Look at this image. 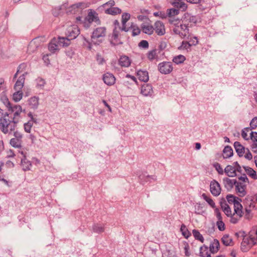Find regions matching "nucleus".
I'll return each instance as SVG.
<instances>
[{
	"label": "nucleus",
	"instance_id": "obj_19",
	"mask_svg": "<svg viewBox=\"0 0 257 257\" xmlns=\"http://www.w3.org/2000/svg\"><path fill=\"white\" fill-rule=\"evenodd\" d=\"M103 80L104 82L107 85H112L115 83V78L113 74L110 73H106L104 74Z\"/></svg>",
	"mask_w": 257,
	"mask_h": 257
},
{
	"label": "nucleus",
	"instance_id": "obj_57",
	"mask_svg": "<svg viewBox=\"0 0 257 257\" xmlns=\"http://www.w3.org/2000/svg\"><path fill=\"white\" fill-rule=\"evenodd\" d=\"M250 137L252 141L257 142V133L251 132L250 133Z\"/></svg>",
	"mask_w": 257,
	"mask_h": 257
},
{
	"label": "nucleus",
	"instance_id": "obj_4",
	"mask_svg": "<svg viewBox=\"0 0 257 257\" xmlns=\"http://www.w3.org/2000/svg\"><path fill=\"white\" fill-rule=\"evenodd\" d=\"M249 183V180L245 175L238 178V180L235 184V191L240 197H243L246 194V185Z\"/></svg>",
	"mask_w": 257,
	"mask_h": 257
},
{
	"label": "nucleus",
	"instance_id": "obj_31",
	"mask_svg": "<svg viewBox=\"0 0 257 257\" xmlns=\"http://www.w3.org/2000/svg\"><path fill=\"white\" fill-rule=\"evenodd\" d=\"M244 170L247 175L253 180H257L256 172L249 167H244Z\"/></svg>",
	"mask_w": 257,
	"mask_h": 257
},
{
	"label": "nucleus",
	"instance_id": "obj_54",
	"mask_svg": "<svg viewBox=\"0 0 257 257\" xmlns=\"http://www.w3.org/2000/svg\"><path fill=\"white\" fill-rule=\"evenodd\" d=\"M243 154H244V157L248 160H250L252 159V154H251V153L249 151V150L247 149H246L245 150V153H243Z\"/></svg>",
	"mask_w": 257,
	"mask_h": 257
},
{
	"label": "nucleus",
	"instance_id": "obj_56",
	"mask_svg": "<svg viewBox=\"0 0 257 257\" xmlns=\"http://www.w3.org/2000/svg\"><path fill=\"white\" fill-rule=\"evenodd\" d=\"M250 125L252 128H255L257 127V117H254L250 123Z\"/></svg>",
	"mask_w": 257,
	"mask_h": 257
},
{
	"label": "nucleus",
	"instance_id": "obj_30",
	"mask_svg": "<svg viewBox=\"0 0 257 257\" xmlns=\"http://www.w3.org/2000/svg\"><path fill=\"white\" fill-rule=\"evenodd\" d=\"M224 173L230 177H233L236 176L233 166H227L224 169Z\"/></svg>",
	"mask_w": 257,
	"mask_h": 257
},
{
	"label": "nucleus",
	"instance_id": "obj_20",
	"mask_svg": "<svg viewBox=\"0 0 257 257\" xmlns=\"http://www.w3.org/2000/svg\"><path fill=\"white\" fill-rule=\"evenodd\" d=\"M236 180L235 179H230L225 177L223 179V183L225 188L227 190H231L235 186Z\"/></svg>",
	"mask_w": 257,
	"mask_h": 257
},
{
	"label": "nucleus",
	"instance_id": "obj_34",
	"mask_svg": "<svg viewBox=\"0 0 257 257\" xmlns=\"http://www.w3.org/2000/svg\"><path fill=\"white\" fill-rule=\"evenodd\" d=\"M221 207L224 212V213L227 216H231L232 215V213L230 206L226 204V203H221Z\"/></svg>",
	"mask_w": 257,
	"mask_h": 257
},
{
	"label": "nucleus",
	"instance_id": "obj_15",
	"mask_svg": "<svg viewBox=\"0 0 257 257\" xmlns=\"http://www.w3.org/2000/svg\"><path fill=\"white\" fill-rule=\"evenodd\" d=\"M154 30L159 36H163L166 33L165 26L161 21H157L155 23Z\"/></svg>",
	"mask_w": 257,
	"mask_h": 257
},
{
	"label": "nucleus",
	"instance_id": "obj_48",
	"mask_svg": "<svg viewBox=\"0 0 257 257\" xmlns=\"http://www.w3.org/2000/svg\"><path fill=\"white\" fill-rule=\"evenodd\" d=\"M193 235L194 237V238L200 241L201 242H203L204 241V238L201 234L197 230L194 229L192 231Z\"/></svg>",
	"mask_w": 257,
	"mask_h": 257
},
{
	"label": "nucleus",
	"instance_id": "obj_9",
	"mask_svg": "<svg viewBox=\"0 0 257 257\" xmlns=\"http://www.w3.org/2000/svg\"><path fill=\"white\" fill-rule=\"evenodd\" d=\"M226 198L228 202L231 205H233L234 211L236 214L240 215L242 213V206L239 202L240 199L231 195H227Z\"/></svg>",
	"mask_w": 257,
	"mask_h": 257
},
{
	"label": "nucleus",
	"instance_id": "obj_25",
	"mask_svg": "<svg viewBox=\"0 0 257 257\" xmlns=\"http://www.w3.org/2000/svg\"><path fill=\"white\" fill-rule=\"evenodd\" d=\"M28 105L29 107L32 109L37 108L39 105V98L35 96L31 97L28 100Z\"/></svg>",
	"mask_w": 257,
	"mask_h": 257
},
{
	"label": "nucleus",
	"instance_id": "obj_22",
	"mask_svg": "<svg viewBox=\"0 0 257 257\" xmlns=\"http://www.w3.org/2000/svg\"><path fill=\"white\" fill-rule=\"evenodd\" d=\"M131 15L128 13H123L121 16L122 27L121 30L127 32L128 31V28L126 27V22L130 20Z\"/></svg>",
	"mask_w": 257,
	"mask_h": 257
},
{
	"label": "nucleus",
	"instance_id": "obj_13",
	"mask_svg": "<svg viewBox=\"0 0 257 257\" xmlns=\"http://www.w3.org/2000/svg\"><path fill=\"white\" fill-rule=\"evenodd\" d=\"M42 41L40 38H36L32 40L28 46L27 52L32 54L35 52L37 48L41 44Z\"/></svg>",
	"mask_w": 257,
	"mask_h": 257
},
{
	"label": "nucleus",
	"instance_id": "obj_29",
	"mask_svg": "<svg viewBox=\"0 0 257 257\" xmlns=\"http://www.w3.org/2000/svg\"><path fill=\"white\" fill-rule=\"evenodd\" d=\"M139 79L142 81L147 82L149 80L148 73L146 71L139 70L137 72Z\"/></svg>",
	"mask_w": 257,
	"mask_h": 257
},
{
	"label": "nucleus",
	"instance_id": "obj_47",
	"mask_svg": "<svg viewBox=\"0 0 257 257\" xmlns=\"http://www.w3.org/2000/svg\"><path fill=\"white\" fill-rule=\"evenodd\" d=\"M186 58L184 56L182 55H179L174 57L173 61L177 64H179L184 62Z\"/></svg>",
	"mask_w": 257,
	"mask_h": 257
},
{
	"label": "nucleus",
	"instance_id": "obj_17",
	"mask_svg": "<svg viewBox=\"0 0 257 257\" xmlns=\"http://www.w3.org/2000/svg\"><path fill=\"white\" fill-rule=\"evenodd\" d=\"M214 211L216 217L218 219L216 223V225L218 227V228L219 229V230L223 231L225 229V224L224 222L222 221L221 213L217 208H215Z\"/></svg>",
	"mask_w": 257,
	"mask_h": 257
},
{
	"label": "nucleus",
	"instance_id": "obj_53",
	"mask_svg": "<svg viewBox=\"0 0 257 257\" xmlns=\"http://www.w3.org/2000/svg\"><path fill=\"white\" fill-rule=\"evenodd\" d=\"M96 60L98 64L102 65L105 63V60L100 55H97Z\"/></svg>",
	"mask_w": 257,
	"mask_h": 257
},
{
	"label": "nucleus",
	"instance_id": "obj_8",
	"mask_svg": "<svg viewBox=\"0 0 257 257\" xmlns=\"http://www.w3.org/2000/svg\"><path fill=\"white\" fill-rule=\"evenodd\" d=\"M89 3H79L74 4L66 9L67 14H79L82 13L83 9L88 8Z\"/></svg>",
	"mask_w": 257,
	"mask_h": 257
},
{
	"label": "nucleus",
	"instance_id": "obj_42",
	"mask_svg": "<svg viewBox=\"0 0 257 257\" xmlns=\"http://www.w3.org/2000/svg\"><path fill=\"white\" fill-rule=\"evenodd\" d=\"M202 198L208 203V204L213 208H215V203L214 201L206 194L203 193L202 195Z\"/></svg>",
	"mask_w": 257,
	"mask_h": 257
},
{
	"label": "nucleus",
	"instance_id": "obj_11",
	"mask_svg": "<svg viewBox=\"0 0 257 257\" xmlns=\"http://www.w3.org/2000/svg\"><path fill=\"white\" fill-rule=\"evenodd\" d=\"M180 21L184 26L189 28L195 24L197 20L195 16H192L189 13H185Z\"/></svg>",
	"mask_w": 257,
	"mask_h": 257
},
{
	"label": "nucleus",
	"instance_id": "obj_21",
	"mask_svg": "<svg viewBox=\"0 0 257 257\" xmlns=\"http://www.w3.org/2000/svg\"><path fill=\"white\" fill-rule=\"evenodd\" d=\"M183 0H173L171 2V4L178 9L181 10L182 11H185L187 9V5L184 2H182Z\"/></svg>",
	"mask_w": 257,
	"mask_h": 257
},
{
	"label": "nucleus",
	"instance_id": "obj_41",
	"mask_svg": "<svg viewBox=\"0 0 257 257\" xmlns=\"http://www.w3.org/2000/svg\"><path fill=\"white\" fill-rule=\"evenodd\" d=\"M8 110L11 111L12 112H21L22 111V107L19 105H12L11 104L10 106L8 107Z\"/></svg>",
	"mask_w": 257,
	"mask_h": 257
},
{
	"label": "nucleus",
	"instance_id": "obj_1",
	"mask_svg": "<svg viewBox=\"0 0 257 257\" xmlns=\"http://www.w3.org/2000/svg\"><path fill=\"white\" fill-rule=\"evenodd\" d=\"M20 113H5L0 119V129L6 134L12 131L15 124L19 121Z\"/></svg>",
	"mask_w": 257,
	"mask_h": 257
},
{
	"label": "nucleus",
	"instance_id": "obj_26",
	"mask_svg": "<svg viewBox=\"0 0 257 257\" xmlns=\"http://www.w3.org/2000/svg\"><path fill=\"white\" fill-rule=\"evenodd\" d=\"M131 63V61L128 57L126 56H122L119 59V64L124 67H128Z\"/></svg>",
	"mask_w": 257,
	"mask_h": 257
},
{
	"label": "nucleus",
	"instance_id": "obj_23",
	"mask_svg": "<svg viewBox=\"0 0 257 257\" xmlns=\"http://www.w3.org/2000/svg\"><path fill=\"white\" fill-rule=\"evenodd\" d=\"M256 205L255 202L252 199H246L245 205V212L247 214H249L251 211L255 208Z\"/></svg>",
	"mask_w": 257,
	"mask_h": 257
},
{
	"label": "nucleus",
	"instance_id": "obj_36",
	"mask_svg": "<svg viewBox=\"0 0 257 257\" xmlns=\"http://www.w3.org/2000/svg\"><path fill=\"white\" fill-rule=\"evenodd\" d=\"M222 242L226 246L233 245L232 237L228 234L224 235L222 238Z\"/></svg>",
	"mask_w": 257,
	"mask_h": 257
},
{
	"label": "nucleus",
	"instance_id": "obj_2",
	"mask_svg": "<svg viewBox=\"0 0 257 257\" xmlns=\"http://www.w3.org/2000/svg\"><path fill=\"white\" fill-rule=\"evenodd\" d=\"M253 232L251 230L248 234H246L244 231H239L235 233L237 237H242V240L240 245V249L243 252L248 251L253 245L256 244L255 238H254Z\"/></svg>",
	"mask_w": 257,
	"mask_h": 257
},
{
	"label": "nucleus",
	"instance_id": "obj_60",
	"mask_svg": "<svg viewBox=\"0 0 257 257\" xmlns=\"http://www.w3.org/2000/svg\"><path fill=\"white\" fill-rule=\"evenodd\" d=\"M45 84V80L42 78H38L37 79V85L38 86H44Z\"/></svg>",
	"mask_w": 257,
	"mask_h": 257
},
{
	"label": "nucleus",
	"instance_id": "obj_45",
	"mask_svg": "<svg viewBox=\"0 0 257 257\" xmlns=\"http://www.w3.org/2000/svg\"><path fill=\"white\" fill-rule=\"evenodd\" d=\"M0 99L3 103L8 107L11 104L5 92H3L0 95Z\"/></svg>",
	"mask_w": 257,
	"mask_h": 257
},
{
	"label": "nucleus",
	"instance_id": "obj_49",
	"mask_svg": "<svg viewBox=\"0 0 257 257\" xmlns=\"http://www.w3.org/2000/svg\"><path fill=\"white\" fill-rule=\"evenodd\" d=\"M242 212L241 213V215H239L238 214H236V213L233 211V213L231 217L230 222L233 224H235L237 222L238 220L242 217Z\"/></svg>",
	"mask_w": 257,
	"mask_h": 257
},
{
	"label": "nucleus",
	"instance_id": "obj_44",
	"mask_svg": "<svg viewBox=\"0 0 257 257\" xmlns=\"http://www.w3.org/2000/svg\"><path fill=\"white\" fill-rule=\"evenodd\" d=\"M180 231L182 232V235L186 238H188L191 235V233L188 231L187 228L184 224H182L181 225Z\"/></svg>",
	"mask_w": 257,
	"mask_h": 257
},
{
	"label": "nucleus",
	"instance_id": "obj_33",
	"mask_svg": "<svg viewBox=\"0 0 257 257\" xmlns=\"http://www.w3.org/2000/svg\"><path fill=\"white\" fill-rule=\"evenodd\" d=\"M234 147L236 152L239 156H242L243 153H245L246 149H245L239 142H235L234 143Z\"/></svg>",
	"mask_w": 257,
	"mask_h": 257
},
{
	"label": "nucleus",
	"instance_id": "obj_38",
	"mask_svg": "<svg viewBox=\"0 0 257 257\" xmlns=\"http://www.w3.org/2000/svg\"><path fill=\"white\" fill-rule=\"evenodd\" d=\"M179 10L176 9H170L167 10V16L169 17V19H175L174 17L179 14Z\"/></svg>",
	"mask_w": 257,
	"mask_h": 257
},
{
	"label": "nucleus",
	"instance_id": "obj_10",
	"mask_svg": "<svg viewBox=\"0 0 257 257\" xmlns=\"http://www.w3.org/2000/svg\"><path fill=\"white\" fill-rule=\"evenodd\" d=\"M80 31L78 27L76 25H71L68 26L65 32L67 37L65 39H69V44H70V40L76 38L79 34Z\"/></svg>",
	"mask_w": 257,
	"mask_h": 257
},
{
	"label": "nucleus",
	"instance_id": "obj_61",
	"mask_svg": "<svg viewBox=\"0 0 257 257\" xmlns=\"http://www.w3.org/2000/svg\"><path fill=\"white\" fill-rule=\"evenodd\" d=\"M203 212L202 210V207L200 204L195 206V213L197 214H201Z\"/></svg>",
	"mask_w": 257,
	"mask_h": 257
},
{
	"label": "nucleus",
	"instance_id": "obj_46",
	"mask_svg": "<svg viewBox=\"0 0 257 257\" xmlns=\"http://www.w3.org/2000/svg\"><path fill=\"white\" fill-rule=\"evenodd\" d=\"M250 132V130L249 129V128L246 127V128H244L242 131V133H241L242 137L245 140H248L249 139H250V133L251 132Z\"/></svg>",
	"mask_w": 257,
	"mask_h": 257
},
{
	"label": "nucleus",
	"instance_id": "obj_35",
	"mask_svg": "<svg viewBox=\"0 0 257 257\" xmlns=\"http://www.w3.org/2000/svg\"><path fill=\"white\" fill-rule=\"evenodd\" d=\"M233 154V150L231 147L227 146L224 148L222 155L224 159H227L231 157Z\"/></svg>",
	"mask_w": 257,
	"mask_h": 257
},
{
	"label": "nucleus",
	"instance_id": "obj_52",
	"mask_svg": "<svg viewBox=\"0 0 257 257\" xmlns=\"http://www.w3.org/2000/svg\"><path fill=\"white\" fill-rule=\"evenodd\" d=\"M27 67V65L25 63H22L19 66L17 73L14 75V78H16L17 75L19 73H22L24 71Z\"/></svg>",
	"mask_w": 257,
	"mask_h": 257
},
{
	"label": "nucleus",
	"instance_id": "obj_51",
	"mask_svg": "<svg viewBox=\"0 0 257 257\" xmlns=\"http://www.w3.org/2000/svg\"><path fill=\"white\" fill-rule=\"evenodd\" d=\"M10 144L15 148L21 147L20 140L17 138H13L10 140Z\"/></svg>",
	"mask_w": 257,
	"mask_h": 257
},
{
	"label": "nucleus",
	"instance_id": "obj_55",
	"mask_svg": "<svg viewBox=\"0 0 257 257\" xmlns=\"http://www.w3.org/2000/svg\"><path fill=\"white\" fill-rule=\"evenodd\" d=\"M139 46L144 48H148L149 47V43L148 41L146 40H142L139 43Z\"/></svg>",
	"mask_w": 257,
	"mask_h": 257
},
{
	"label": "nucleus",
	"instance_id": "obj_39",
	"mask_svg": "<svg viewBox=\"0 0 257 257\" xmlns=\"http://www.w3.org/2000/svg\"><path fill=\"white\" fill-rule=\"evenodd\" d=\"M105 12L107 14L115 15L120 14L121 13V10L116 7H111L106 9Z\"/></svg>",
	"mask_w": 257,
	"mask_h": 257
},
{
	"label": "nucleus",
	"instance_id": "obj_16",
	"mask_svg": "<svg viewBox=\"0 0 257 257\" xmlns=\"http://www.w3.org/2000/svg\"><path fill=\"white\" fill-rule=\"evenodd\" d=\"M141 93L145 96H151L153 93L152 86L149 84H144L142 85Z\"/></svg>",
	"mask_w": 257,
	"mask_h": 257
},
{
	"label": "nucleus",
	"instance_id": "obj_32",
	"mask_svg": "<svg viewBox=\"0 0 257 257\" xmlns=\"http://www.w3.org/2000/svg\"><path fill=\"white\" fill-rule=\"evenodd\" d=\"M142 28L144 33L149 35L152 34L154 32V27L148 23L143 24Z\"/></svg>",
	"mask_w": 257,
	"mask_h": 257
},
{
	"label": "nucleus",
	"instance_id": "obj_28",
	"mask_svg": "<svg viewBox=\"0 0 257 257\" xmlns=\"http://www.w3.org/2000/svg\"><path fill=\"white\" fill-rule=\"evenodd\" d=\"M219 242L217 239H214L211 243L209 248L210 251L212 253H216L219 248Z\"/></svg>",
	"mask_w": 257,
	"mask_h": 257
},
{
	"label": "nucleus",
	"instance_id": "obj_6",
	"mask_svg": "<svg viewBox=\"0 0 257 257\" xmlns=\"http://www.w3.org/2000/svg\"><path fill=\"white\" fill-rule=\"evenodd\" d=\"M106 29L105 27H100L94 30L91 37V42L94 44H99L106 35Z\"/></svg>",
	"mask_w": 257,
	"mask_h": 257
},
{
	"label": "nucleus",
	"instance_id": "obj_3",
	"mask_svg": "<svg viewBox=\"0 0 257 257\" xmlns=\"http://www.w3.org/2000/svg\"><path fill=\"white\" fill-rule=\"evenodd\" d=\"M169 22L172 25V30L174 34L178 35L182 38L189 36V29L178 19H169Z\"/></svg>",
	"mask_w": 257,
	"mask_h": 257
},
{
	"label": "nucleus",
	"instance_id": "obj_40",
	"mask_svg": "<svg viewBox=\"0 0 257 257\" xmlns=\"http://www.w3.org/2000/svg\"><path fill=\"white\" fill-rule=\"evenodd\" d=\"M200 255L201 257H211L207 246L204 245L200 247Z\"/></svg>",
	"mask_w": 257,
	"mask_h": 257
},
{
	"label": "nucleus",
	"instance_id": "obj_62",
	"mask_svg": "<svg viewBox=\"0 0 257 257\" xmlns=\"http://www.w3.org/2000/svg\"><path fill=\"white\" fill-rule=\"evenodd\" d=\"M115 2L113 0L109 1L108 2L104 4L103 5V7L104 8H105L107 6H110L111 7H112V6H114Z\"/></svg>",
	"mask_w": 257,
	"mask_h": 257
},
{
	"label": "nucleus",
	"instance_id": "obj_24",
	"mask_svg": "<svg viewBox=\"0 0 257 257\" xmlns=\"http://www.w3.org/2000/svg\"><path fill=\"white\" fill-rule=\"evenodd\" d=\"M29 116L31 120L24 124V129L25 132L30 133L31 132V127L33 126V122L37 123V119L34 117L32 113H29Z\"/></svg>",
	"mask_w": 257,
	"mask_h": 257
},
{
	"label": "nucleus",
	"instance_id": "obj_59",
	"mask_svg": "<svg viewBox=\"0 0 257 257\" xmlns=\"http://www.w3.org/2000/svg\"><path fill=\"white\" fill-rule=\"evenodd\" d=\"M216 170L219 174H223L224 172V170H223L221 166L218 164L216 166Z\"/></svg>",
	"mask_w": 257,
	"mask_h": 257
},
{
	"label": "nucleus",
	"instance_id": "obj_64",
	"mask_svg": "<svg viewBox=\"0 0 257 257\" xmlns=\"http://www.w3.org/2000/svg\"><path fill=\"white\" fill-rule=\"evenodd\" d=\"M251 150L254 153H257V144H253L251 145Z\"/></svg>",
	"mask_w": 257,
	"mask_h": 257
},
{
	"label": "nucleus",
	"instance_id": "obj_14",
	"mask_svg": "<svg viewBox=\"0 0 257 257\" xmlns=\"http://www.w3.org/2000/svg\"><path fill=\"white\" fill-rule=\"evenodd\" d=\"M210 190L213 195L218 196L221 191L219 183L214 180L212 181L210 184Z\"/></svg>",
	"mask_w": 257,
	"mask_h": 257
},
{
	"label": "nucleus",
	"instance_id": "obj_37",
	"mask_svg": "<svg viewBox=\"0 0 257 257\" xmlns=\"http://www.w3.org/2000/svg\"><path fill=\"white\" fill-rule=\"evenodd\" d=\"M93 231L97 233H101L104 231V225L102 224H95L92 226Z\"/></svg>",
	"mask_w": 257,
	"mask_h": 257
},
{
	"label": "nucleus",
	"instance_id": "obj_27",
	"mask_svg": "<svg viewBox=\"0 0 257 257\" xmlns=\"http://www.w3.org/2000/svg\"><path fill=\"white\" fill-rule=\"evenodd\" d=\"M21 167L24 171L30 170L32 167V164L25 156L21 160Z\"/></svg>",
	"mask_w": 257,
	"mask_h": 257
},
{
	"label": "nucleus",
	"instance_id": "obj_50",
	"mask_svg": "<svg viewBox=\"0 0 257 257\" xmlns=\"http://www.w3.org/2000/svg\"><path fill=\"white\" fill-rule=\"evenodd\" d=\"M157 57V50L156 49L150 51L147 53V58L150 60L155 59Z\"/></svg>",
	"mask_w": 257,
	"mask_h": 257
},
{
	"label": "nucleus",
	"instance_id": "obj_7",
	"mask_svg": "<svg viewBox=\"0 0 257 257\" xmlns=\"http://www.w3.org/2000/svg\"><path fill=\"white\" fill-rule=\"evenodd\" d=\"M76 19L77 22L82 23L83 26L86 28L89 27L92 22L99 21L97 17L96 16L95 12L91 10H89L87 16L84 18L83 20H81L82 18L80 17H77Z\"/></svg>",
	"mask_w": 257,
	"mask_h": 257
},
{
	"label": "nucleus",
	"instance_id": "obj_12",
	"mask_svg": "<svg viewBox=\"0 0 257 257\" xmlns=\"http://www.w3.org/2000/svg\"><path fill=\"white\" fill-rule=\"evenodd\" d=\"M173 69L172 64L170 62H163L158 65V70L162 74H169L172 71Z\"/></svg>",
	"mask_w": 257,
	"mask_h": 257
},
{
	"label": "nucleus",
	"instance_id": "obj_18",
	"mask_svg": "<svg viewBox=\"0 0 257 257\" xmlns=\"http://www.w3.org/2000/svg\"><path fill=\"white\" fill-rule=\"evenodd\" d=\"M27 72H25L21 75L17 81H16L15 85H14V89L15 90H21V89L24 86V84L25 82V76L26 74H27Z\"/></svg>",
	"mask_w": 257,
	"mask_h": 257
},
{
	"label": "nucleus",
	"instance_id": "obj_58",
	"mask_svg": "<svg viewBox=\"0 0 257 257\" xmlns=\"http://www.w3.org/2000/svg\"><path fill=\"white\" fill-rule=\"evenodd\" d=\"M233 167H234V170L235 172L236 173V171L238 172H240L241 171V167L239 166V165L238 164L237 162H235L233 164Z\"/></svg>",
	"mask_w": 257,
	"mask_h": 257
},
{
	"label": "nucleus",
	"instance_id": "obj_43",
	"mask_svg": "<svg viewBox=\"0 0 257 257\" xmlns=\"http://www.w3.org/2000/svg\"><path fill=\"white\" fill-rule=\"evenodd\" d=\"M16 92L13 94V99L15 102H18L22 98L23 93L21 90H15Z\"/></svg>",
	"mask_w": 257,
	"mask_h": 257
},
{
	"label": "nucleus",
	"instance_id": "obj_63",
	"mask_svg": "<svg viewBox=\"0 0 257 257\" xmlns=\"http://www.w3.org/2000/svg\"><path fill=\"white\" fill-rule=\"evenodd\" d=\"M252 232H253L254 234H253V236L256 240V242L257 243V227H254L252 229Z\"/></svg>",
	"mask_w": 257,
	"mask_h": 257
},
{
	"label": "nucleus",
	"instance_id": "obj_5",
	"mask_svg": "<svg viewBox=\"0 0 257 257\" xmlns=\"http://www.w3.org/2000/svg\"><path fill=\"white\" fill-rule=\"evenodd\" d=\"M69 45V39H65L64 37L54 38L49 44V50L52 53H55L59 49L60 47H67Z\"/></svg>",
	"mask_w": 257,
	"mask_h": 257
}]
</instances>
